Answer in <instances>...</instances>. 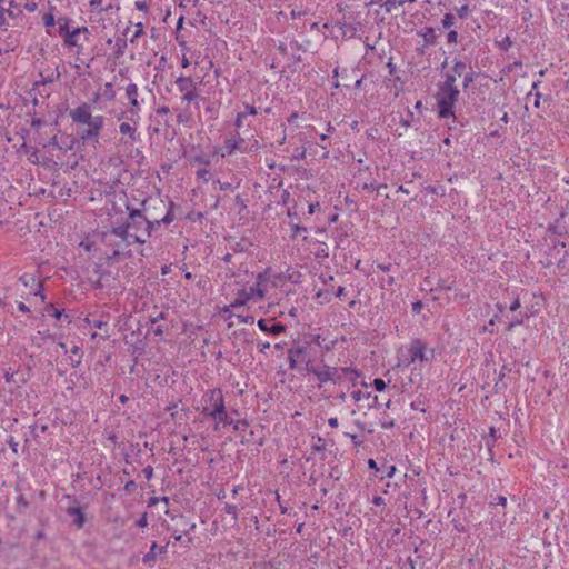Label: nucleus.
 Instances as JSON below:
<instances>
[{
  "instance_id": "1",
  "label": "nucleus",
  "mask_w": 569,
  "mask_h": 569,
  "mask_svg": "<svg viewBox=\"0 0 569 569\" xmlns=\"http://www.w3.org/2000/svg\"><path fill=\"white\" fill-rule=\"evenodd\" d=\"M127 221L121 224V227L126 228L132 238H138L137 240L132 239L133 242L137 244H144L152 234V224H150V220L140 209L127 206Z\"/></svg>"
},
{
  "instance_id": "2",
  "label": "nucleus",
  "mask_w": 569,
  "mask_h": 569,
  "mask_svg": "<svg viewBox=\"0 0 569 569\" xmlns=\"http://www.w3.org/2000/svg\"><path fill=\"white\" fill-rule=\"evenodd\" d=\"M435 358V350L428 348L427 343L421 339H413L401 349L399 366L410 367L417 362L429 363Z\"/></svg>"
},
{
  "instance_id": "3",
  "label": "nucleus",
  "mask_w": 569,
  "mask_h": 569,
  "mask_svg": "<svg viewBox=\"0 0 569 569\" xmlns=\"http://www.w3.org/2000/svg\"><path fill=\"white\" fill-rule=\"evenodd\" d=\"M137 239L138 238H133V240ZM103 240L106 246L110 249L112 257L130 256L131 247L137 244L132 241V237L129 234L128 230L121 226L114 227L104 233Z\"/></svg>"
},
{
  "instance_id": "4",
  "label": "nucleus",
  "mask_w": 569,
  "mask_h": 569,
  "mask_svg": "<svg viewBox=\"0 0 569 569\" xmlns=\"http://www.w3.org/2000/svg\"><path fill=\"white\" fill-rule=\"evenodd\" d=\"M176 84L179 92L182 93V103L187 106L184 111L177 116V120L179 123H187L191 121V117L187 113L188 107L192 102H196V107H198L199 101H203L204 99L199 97L197 82L191 77L180 76L176 79Z\"/></svg>"
},
{
  "instance_id": "5",
  "label": "nucleus",
  "mask_w": 569,
  "mask_h": 569,
  "mask_svg": "<svg viewBox=\"0 0 569 569\" xmlns=\"http://www.w3.org/2000/svg\"><path fill=\"white\" fill-rule=\"evenodd\" d=\"M460 90L451 88L438 87V91L435 96L437 103V112L439 118L456 119L455 108L459 100Z\"/></svg>"
},
{
  "instance_id": "6",
  "label": "nucleus",
  "mask_w": 569,
  "mask_h": 569,
  "mask_svg": "<svg viewBox=\"0 0 569 569\" xmlns=\"http://www.w3.org/2000/svg\"><path fill=\"white\" fill-rule=\"evenodd\" d=\"M202 413L210 417H219L223 413L224 397L220 388H213L206 391L201 398Z\"/></svg>"
},
{
  "instance_id": "7",
  "label": "nucleus",
  "mask_w": 569,
  "mask_h": 569,
  "mask_svg": "<svg viewBox=\"0 0 569 569\" xmlns=\"http://www.w3.org/2000/svg\"><path fill=\"white\" fill-rule=\"evenodd\" d=\"M288 362L289 368L292 370H305L308 371V367H311V358L308 351V347L302 343H295L288 349Z\"/></svg>"
},
{
  "instance_id": "8",
  "label": "nucleus",
  "mask_w": 569,
  "mask_h": 569,
  "mask_svg": "<svg viewBox=\"0 0 569 569\" xmlns=\"http://www.w3.org/2000/svg\"><path fill=\"white\" fill-rule=\"evenodd\" d=\"M139 96V88L136 83L130 82L129 84H127L126 97L129 101L127 119L130 121H136V119H140V112L144 103V100L140 99Z\"/></svg>"
},
{
  "instance_id": "9",
  "label": "nucleus",
  "mask_w": 569,
  "mask_h": 569,
  "mask_svg": "<svg viewBox=\"0 0 569 569\" xmlns=\"http://www.w3.org/2000/svg\"><path fill=\"white\" fill-rule=\"evenodd\" d=\"M69 117L73 123L82 126L94 123L98 121L96 119H104L102 114L92 116L91 106L87 102H81L78 107L71 109Z\"/></svg>"
},
{
  "instance_id": "10",
  "label": "nucleus",
  "mask_w": 569,
  "mask_h": 569,
  "mask_svg": "<svg viewBox=\"0 0 569 569\" xmlns=\"http://www.w3.org/2000/svg\"><path fill=\"white\" fill-rule=\"evenodd\" d=\"M97 122L86 124L87 128L78 131V138L82 143L92 142L93 146L99 143L100 132L104 127L106 119H97Z\"/></svg>"
},
{
  "instance_id": "11",
  "label": "nucleus",
  "mask_w": 569,
  "mask_h": 569,
  "mask_svg": "<svg viewBox=\"0 0 569 569\" xmlns=\"http://www.w3.org/2000/svg\"><path fill=\"white\" fill-rule=\"evenodd\" d=\"M307 372L316 376L320 386L328 381L336 382L337 368L327 365H323L322 367H316L312 365L311 367H308Z\"/></svg>"
},
{
  "instance_id": "12",
  "label": "nucleus",
  "mask_w": 569,
  "mask_h": 569,
  "mask_svg": "<svg viewBox=\"0 0 569 569\" xmlns=\"http://www.w3.org/2000/svg\"><path fill=\"white\" fill-rule=\"evenodd\" d=\"M81 34H83V41H88L90 30L84 26L74 28L62 38L63 47L73 48L81 43Z\"/></svg>"
},
{
  "instance_id": "13",
  "label": "nucleus",
  "mask_w": 569,
  "mask_h": 569,
  "mask_svg": "<svg viewBox=\"0 0 569 569\" xmlns=\"http://www.w3.org/2000/svg\"><path fill=\"white\" fill-rule=\"evenodd\" d=\"M140 119H136V121H124L119 124V132L122 136H127L128 139L126 140V143L133 144L138 138V126H139Z\"/></svg>"
},
{
  "instance_id": "14",
  "label": "nucleus",
  "mask_w": 569,
  "mask_h": 569,
  "mask_svg": "<svg viewBox=\"0 0 569 569\" xmlns=\"http://www.w3.org/2000/svg\"><path fill=\"white\" fill-rule=\"evenodd\" d=\"M259 329L271 336H279L287 330V326L281 322H273V319H259L257 322Z\"/></svg>"
},
{
  "instance_id": "15",
  "label": "nucleus",
  "mask_w": 569,
  "mask_h": 569,
  "mask_svg": "<svg viewBox=\"0 0 569 569\" xmlns=\"http://www.w3.org/2000/svg\"><path fill=\"white\" fill-rule=\"evenodd\" d=\"M242 138H228L226 139L223 147L219 149L217 153L220 154L221 158H226L232 156L237 150L244 152L246 150L242 147Z\"/></svg>"
},
{
  "instance_id": "16",
  "label": "nucleus",
  "mask_w": 569,
  "mask_h": 569,
  "mask_svg": "<svg viewBox=\"0 0 569 569\" xmlns=\"http://www.w3.org/2000/svg\"><path fill=\"white\" fill-rule=\"evenodd\" d=\"M263 281H264V278L260 273L257 277V282L253 286L247 288V293L250 296V299L254 302L262 300L266 296V291L262 286Z\"/></svg>"
},
{
  "instance_id": "17",
  "label": "nucleus",
  "mask_w": 569,
  "mask_h": 569,
  "mask_svg": "<svg viewBox=\"0 0 569 569\" xmlns=\"http://www.w3.org/2000/svg\"><path fill=\"white\" fill-rule=\"evenodd\" d=\"M168 545L158 546L157 542H152L150 550L143 556L142 561L144 565L153 563L157 560L158 555L167 552Z\"/></svg>"
},
{
  "instance_id": "18",
  "label": "nucleus",
  "mask_w": 569,
  "mask_h": 569,
  "mask_svg": "<svg viewBox=\"0 0 569 569\" xmlns=\"http://www.w3.org/2000/svg\"><path fill=\"white\" fill-rule=\"evenodd\" d=\"M19 281L24 286L29 287L31 284H36V289L33 291L34 296H39L42 301H44L46 296L42 292V283L40 281L36 282V279L32 274H23L19 278Z\"/></svg>"
},
{
  "instance_id": "19",
  "label": "nucleus",
  "mask_w": 569,
  "mask_h": 569,
  "mask_svg": "<svg viewBox=\"0 0 569 569\" xmlns=\"http://www.w3.org/2000/svg\"><path fill=\"white\" fill-rule=\"evenodd\" d=\"M67 515L72 517V522L77 526V528L81 529L84 526L86 516L80 507H69L67 509Z\"/></svg>"
},
{
  "instance_id": "20",
  "label": "nucleus",
  "mask_w": 569,
  "mask_h": 569,
  "mask_svg": "<svg viewBox=\"0 0 569 569\" xmlns=\"http://www.w3.org/2000/svg\"><path fill=\"white\" fill-rule=\"evenodd\" d=\"M174 220L173 214V203L171 202L168 207L167 213L162 219L159 220H150V224H152V231L157 228H159L161 224L168 226Z\"/></svg>"
},
{
  "instance_id": "21",
  "label": "nucleus",
  "mask_w": 569,
  "mask_h": 569,
  "mask_svg": "<svg viewBox=\"0 0 569 569\" xmlns=\"http://www.w3.org/2000/svg\"><path fill=\"white\" fill-rule=\"evenodd\" d=\"M6 10L8 17L11 19H18L23 16L21 6L18 4L14 0H7Z\"/></svg>"
},
{
  "instance_id": "22",
  "label": "nucleus",
  "mask_w": 569,
  "mask_h": 569,
  "mask_svg": "<svg viewBox=\"0 0 569 569\" xmlns=\"http://www.w3.org/2000/svg\"><path fill=\"white\" fill-rule=\"evenodd\" d=\"M127 47H128V41H127L126 37H118L114 40L113 57L116 59L122 58L126 53Z\"/></svg>"
},
{
  "instance_id": "23",
  "label": "nucleus",
  "mask_w": 569,
  "mask_h": 569,
  "mask_svg": "<svg viewBox=\"0 0 569 569\" xmlns=\"http://www.w3.org/2000/svg\"><path fill=\"white\" fill-rule=\"evenodd\" d=\"M252 301L250 296L247 293V288H241L237 291L236 299L231 302L233 308H240Z\"/></svg>"
},
{
  "instance_id": "24",
  "label": "nucleus",
  "mask_w": 569,
  "mask_h": 569,
  "mask_svg": "<svg viewBox=\"0 0 569 569\" xmlns=\"http://www.w3.org/2000/svg\"><path fill=\"white\" fill-rule=\"evenodd\" d=\"M420 37H422L423 41L427 44L433 46L436 43V31L431 27L423 28L418 33Z\"/></svg>"
},
{
  "instance_id": "25",
  "label": "nucleus",
  "mask_w": 569,
  "mask_h": 569,
  "mask_svg": "<svg viewBox=\"0 0 569 569\" xmlns=\"http://www.w3.org/2000/svg\"><path fill=\"white\" fill-rule=\"evenodd\" d=\"M71 19L69 17H60L57 22H58V32H59V36H61L62 38L68 33L70 32V23H71Z\"/></svg>"
},
{
  "instance_id": "26",
  "label": "nucleus",
  "mask_w": 569,
  "mask_h": 569,
  "mask_svg": "<svg viewBox=\"0 0 569 569\" xmlns=\"http://www.w3.org/2000/svg\"><path fill=\"white\" fill-rule=\"evenodd\" d=\"M467 63L458 58L452 60V69L451 71L458 77H462L467 71Z\"/></svg>"
},
{
  "instance_id": "27",
  "label": "nucleus",
  "mask_w": 569,
  "mask_h": 569,
  "mask_svg": "<svg viewBox=\"0 0 569 569\" xmlns=\"http://www.w3.org/2000/svg\"><path fill=\"white\" fill-rule=\"evenodd\" d=\"M458 76L455 74L452 71L446 73L443 82H441L438 87L442 88H451V89H458L456 81Z\"/></svg>"
},
{
  "instance_id": "28",
  "label": "nucleus",
  "mask_w": 569,
  "mask_h": 569,
  "mask_svg": "<svg viewBox=\"0 0 569 569\" xmlns=\"http://www.w3.org/2000/svg\"><path fill=\"white\" fill-rule=\"evenodd\" d=\"M417 0H386L383 7L386 12L390 13L398 6H403L406 2L415 3Z\"/></svg>"
},
{
  "instance_id": "29",
  "label": "nucleus",
  "mask_w": 569,
  "mask_h": 569,
  "mask_svg": "<svg viewBox=\"0 0 569 569\" xmlns=\"http://www.w3.org/2000/svg\"><path fill=\"white\" fill-rule=\"evenodd\" d=\"M525 317L519 315H515L513 318L507 323L506 331L511 332L516 327L523 325Z\"/></svg>"
},
{
  "instance_id": "30",
  "label": "nucleus",
  "mask_w": 569,
  "mask_h": 569,
  "mask_svg": "<svg viewBox=\"0 0 569 569\" xmlns=\"http://www.w3.org/2000/svg\"><path fill=\"white\" fill-rule=\"evenodd\" d=\"M54 10V7L51 6L50 7V12L46 13L42 18L43 20V24L44 27L47 28V32L50 33V28H53L54 24H56V19H54V16L52 13V11Z\"/></svg>"
},
{
  "instance_id": "31",
  "label": "nucleus",
  "mask_w": 569,
  "mask_h": 569,
  "mask_svg": "<svg viewBox=\"0 0 569 569\" xmlns=\"http://www.w3.org/2000/svg\"><path fill=\"white\" fill-rule=\"evenodd\" d=\"M103 98L107 101H113L116 98V91L111 82H106L103 86Z\"/></svg>"
},
{
  "instance_id": "32",
  "label": "nucleus",
  "mask_w": 569,
  "mask_h": 569,
  "mask_svg": "<svg viewBox=\"0 0 569 569\" xmlns=\"http://www.w3.org/2000/svg\"><path fill=\"white\" fill-rule=\"evenodd\" d=\"M496 44L500 50L508 51L513 46V41L509 36H506L501 40H497Z\"/></svg>"
},
{
  "instance_id": "33",
  "label": "nucleus",
  "mask_w": 569,
  "mask_h": 569,
  "mask_svg": "<svg viewBox=\"0 0 569 569\" xmlns=\"http://www.w3.org/2000/svg\"><path fill=\"white\" fill-rule=\"evenodd\" d=\"M103 0H90L89 7L92 12H109V8H102Z\"/></svg>"
},
{
  "instance_id": "34",
  "label": "nucleus",
  "mask_w": 569,
  "mask_h": 569,
  "mask_svg": "<svg viewBox=\"0 0 569 569\" xmlns=\"http://www.w3.org/2000/svg\"><path fill=\"white\" fill-rule=\"evenodd\" d=\"M462 77H463L462 86L465 89H467L476 80L477 73L475 71H469V72H466Z\"/></svg>"
},
{
  "instance_id": "35",
  "label": "nucleus",
  "mask_w": 569,
  "mask_h": 569,
  "mask_svg": "<svg viewBox=\"0 0 569 569\" xmlns=\"http://www.w3.org/2000/svg\"><path fill=\"white\" fill-rule=\"evenodd\" d=\"M196 174H197V179L201 180L204 183L209 182V180L212 177L211 172L209 170H207V169H199L196 172Z\"/></svg>"
},
{
  "instance_id": "36",
  "label": "nucleus",
  "mask_w": 569,
  "mask_h": 569,
  "mask_svg": "<svg viewBox=\"0 0 569 569\" xmlns=\"http://www.w3.org/2000/svg\"><path fill=\"white\" fill-rule=\"evenodd\" d=\"M224 512L232 516L233 520H238V507L236 505L226 503L223 508Z\"/></svg>"
},
{
  "instance_id": "37",
  "label": "nucleus",
  "mask_w": 569,
  "mask_h": 569,
  "mask_svg": "<svg viewBox=\"0 0 569 569\" xmlns=\"http://www.w3.org/2000/svg\"><path fill=\"white\" fill-rule=\"evenodd\" d=\"M441 23H442V27L445 29H450L455 24V17H453V14L450 13V12L446 13L443 16V18H442Z\"/></svg>"
},
{
  "instance_id": "38",
  "label": "nucleus",
  "mask_w": 569,
  "mask_h": 569,
  "mask_svg": "<svg viewBox=\"0 0 569 569\" xmlns=\"http://www.w3.org/2000/svg\"><path fill=\"white\" fill-rule=\"evenodd\" d=\"M134 28H136V30H134L132 37L130 38L131 43H134L137 41V39L143 34V24L141 22L136 23Z\"/></svg>"
},
{
  "instance_id": "39",
  "label": "nucleus",
  "mask_w": 569,
  "mask_h": 569,
  "mask_svg": "<svg viewBox=\"0 0 569 569\" xmlns=\"http://www.w3.org/2000/svg\"><path fill=\"white\" fill-rule=\"evenodd\" d=\"M214 420L218 422L223 423V426L232 425L233 420L228 416L226 408L223 409V413H221L219 417H214Z\"/></svg>"
},
{
  "instance_id": "40",
  "label": "nucleus",
  "mask_w": 569,
  "mask_h": 569,
  "mask_svg": "<svg viewBox=\"0 0 569 569\" xmlns=\"http://www.w3.org/2000/svg\"><path fill=\"white\" fill-rule=\"evenodd\" d=\"M191 163H198V164H203V166H209L210 164V158L207 157V156H194L191 158Z\"/></svg>"
},
{
  "instance_id": "41",
  "label": "nucleus",
  "mask_w": 569,
  "mask_h": 569,
  "mask_svg": "<svg viewBox=\"0 0 569 569\" xmlns=\"http://www.w3.org/2000/svg\"><path fill=\"white\" fill-rule=\"evenodd\" d=\"M351 397L355 401H360L361 399H369L371 397V393L362 392L361 390H356L351 392Z\"/></svg>"
},
{
  "instance_id": "42",
  "label": "nucleus",
  "mask_w": 569,
  "mask_h": 569,
  "mask_svg": "<svg viewBox=\"0 0 569 569\" xmlns=\"http://www.w3.org/2000/svg\"><path fill=\"white\" fill-rule=\"evenodd\" d=\"M6 4L7 0H0V28L6 24V16H8Z\"/></svg>"
},
{
  "instance_id": "43",
  "label": "nucleus",
  "mask_w": 569,
  "mask_h": 569,
  "mask_svg": "<svg viewBox=\"0 0 569 569\" xmlns=\"http://www.w3.org/2000/svg\"><path fill=\"white\" fill-rule=\"evenodd\" d=\"M469 13H470V9L467 3H465L463 6H461L460 8L457 9V14L460 19L468 18Z\"/></svg>"
},
{
  "instance_id": "44",
  "label": "nucleus",
  "mask_w": 569,
  "mask_h": 569,
  "mask_svg": "<svg viewBox=\"0 0 569 569\" xmlns=\"http://www.w3.org/2000/svg\"><path fill=\"white\" fill-rule=\"evenodd\" d=\"M458 41V32L456 30H450L447 33V43L449 44H456Z\"/></svg>"
},
{
  "instance_id": "45",
  "label": "nucleus",
  "mask_w": 569,
  "mask_h": 569,
  "mask_svg": "<svg viewBox=\"0 0 569 569\" xmlns=\"http://www.w3.org/2000/svg\"><path fill=\"white\" fill-rule=\"evenodd\" d=\"M244 117L258 114V109L254 106L244 104V111H241Z\"/></svg>"
},
{
  "instance_id": "46",
  "label": "nucleus",
  "mask_w": 569,
  "mask_h": 569,
  "mask_svg": "<svg viewBox=\"0 0 569 569\" xmlns=\"http://www.w3.org/2000/svg\"><path fill=\"white\" fill-rule=\"evenodd\" d=\"M373 387H375V389H376L377 391H383V390L386 389L387 385H386V382H385V380H383V379H381V378H376V379L373 380Z\"/></svg>"
},
{
  "instance_id": "47",
  "label": "nucleus",
  "mask_w": 569,
  "mask_h": 569,
  "mask_svg": "<svg viewBox=\"0 0 569 569\" xmlns=\"http://www.w3.org/2000/svg\"><path fill=\"white\" fill-rule=\"evenodd\" d=\"M490 505H493V506H506L507 505V498L503 497V496H496L495 498H492V500L490 501Z\"/></svg>"
},
{
  "instance_id": "48",
  "label": "nucleus",
  "mask_w": 569,
  "mask_h": 569,
  "mask_svg": "<svg viewBox=\"0 0 569 569\" xmlns=\"http://www.w3.org/2000/svg\"><path fill=\"white\" fill-rule=\"evenodd\" d=\"M38 8V2L37 0H27L26 4H24V9L29 12H34Z\"/></svg>"
},
{
  "instance_id": "49",
  "label": "nucleus",
  "mask_w": 569,
  "mask_h": 569,
  "mask_svg": "<svg viewBox=\"0 0 569 569\" xmlns=\"http://www.w3.org/2000/svg\"><path fill=\"white\" fill-rule=\"evenodd\" d=\"M247 118L244 117V114L242 112H239L236 117V120H234V127L237 129H240L243 124H244V120Z\"/></svg>"
},
{
  "instance_id": "50",
  "label": "nucleus",
  "mask_w": 569,
  "mask_h": 569,
  "mask_svg": "<svg viewBox=\"0 0 569 569\" xmlns=\"http://www.w3.org/2000/svg\"><path fill=\"white\" fill-rule=\"evenodd\" d=\"M41 77H42V83H49V82H53L54 80L59 79L60 73L51 72V74H49L47 77H43L42 74H41Z\"/></svg>"
},
{
  "instance_id": "51",
  "label": "nucleus",
  "mask_w": 569,
  "mask_h": 569,
  "mask_svg": "<svg viewBox=\"0 0 569 569\" xmlns=\"http://www.w3.org/2000/svg\"><path fill=\"white\" fill-rule=\"evenodd\" d=\"M246 151L244 152H253V151H258L260 149V143L258 140L253 139L249 146V148H243Z\"/></svg>"
},
{
  "instance_id": "52",
  "label": "nucleus",
  "mask_w": 569,
  "mask_h": 569,
  "mask_svg": "<svg viewBox=\"0 0 569 569\" xmlns=\"http://www.w3.org/2000/svg\"><path fill=\"white\" fill-rule=\"evenodd\" d=\"M236 317L238 318V320L241 322V323H253L254 322V318L253 316H242V315H236Z\"/></svg>"
},
{
  "instance_id": "53",
  "label": "nucleus",
  "mask_w": 569,
  "mask_h": 569,
  "mask_svg": "<svg viewBox=\"0 0 569 569\" xmlns=\"http://www.w3.org/2000/svg\"><path fill=\"white\" fill-rule=\"evenodd\" d=\"M136 525L138 527L144 528L148 526V515L144 512L137 521Z\"/></svg>"
},
{
  "instance_id": "54",
  "label": "nucleus",
  "mask_w": 569,
  "mask_h": 569,
  "mask_svg": "<svg viewBox=\"0 0 569 569\" xmlns=\"http://www.w3.org/2000/svg\"><path fill=\"white\" fill-rule=\"evenodd\" d=\"M257 347H258V351L260 353H264L266 350L270 348V342H268V341H258Z\"/></svg>"
},
{
  "instance_id": "55",
  "label": "nucleus",
  "mask_w": 569,
  "mask_h": 569,
  "mask_svg": "<svg viewBox=\"0 0 569 569\" xmlns=\"http://www.w3.org/2000/svg\"><path fill=\"white\" fill-rule=\"evenodd\" d=\"M521 307L520 299L516 297L509 306L511 312L517 311Z\"/></svg>"
},
{
  "instance_id": "56",
  "label": "nucleus",
  "mask_w": 569,
  "mask_h": 569,
  "mask_svg": "<svg viewBox=\"0 0 569 569\" xmlns=\"http://www.w3.org/2000/svg\"><path fill=\"white\" fill-rule=\"evenodd\" d=\"M91 326L93 328H97V329H102L104 327L108 326V322L106 320H102V319H99V320H93L92 322H90Z\"/></svg>"
},
{
  "instance_id": "57",
  "label": "nucleus",
  "mask_w": 569,
  "mask_h": 569,
  "mask_svg": "<svg viewBox=\"0 0 569 569\" xmlns=\"http://www.w3.org/2000/svg\"><path fill=\"white\" fill-rule=\"evenodd\" d=\"M166 319L164 312H158L156 316H150V322L156 325L158 321Z\"/></svg>"
},
{
  "instance_id": "58",
  "label": "nucleus",
  "mask_w": 569,
  "mask_h": 569,
  "mask_svg": "<svg viewBox=\"0 0 569 569\" xmlns=\"http://www.w3.org/2000/svg\"><path fill=\"white\" fill-rule=\"evenodd\" d=\"M313 451H322L325 450V443L323 439L321 437H318L317 443L312 446Z\"/></svg>"
},
{
  "instance_id": "59",
  "label": "nucleus",
  "mask_w": 569,
  "mask_h": 569,
  "mask_svg": "<svg viewBox=\"0 0 569 569\" xmlns=\"http://www.w3.org/2000/svg\"><path fill=\"white\" fill-rule=\"evenodd\" d=\"M307 231V228L300 226V224H293L292 226V236L293 237H297L299 233L301 232H306Z\"/></svg>"
},
{
  "instance_id": "60",
  "label": "nucleus",
  "mask_w": 569,
  "mask_h": 569,
  "mask_svg": "<svg viewBox=\"0 0 569 569\" xmlns=\"http://www.w3.org/2000/svg\"><path fill=\"white\" fill-rule=\"evenodd\" d=\"M356 32V28L352 24H345L343 27V34L345 36H353Z\"/></svg>"
},
{
  "instance_id": "61",
  "label": "nucleus",
  "mask_w": 569,
  "mask_h": 569,
  "mask_svg": "<svg viewBox=\"0 0 569 569\" xmlns=\"http://www.w3.org/2000/svg\"><path fill=\"white\" fill-rule=\"evenodd\" d=\"M134 7H136V9H137V10H139V11H147V10H148V4H147V2H146V1H141V0L136 1V2H134Z\"/></svg>"
},
{
  "instance_id": "62",
  "label": "nucleus",
  "mask_w": 569,
  "mask_h": 569,
  "mask_svg": "<svg viewBox=\"0 0 569 569\" xmlns=\"http://www.w3.org/2000/svg\"><path fill=\"white\" fill-rule=\"evenodd\" d=\"M50 310L52 311L51 316L56 319H60L62 316V310L56 309L52 305H50Z\"/></svg>"
},
{
  "instance_id": "63",
  "label": "nucleus",
  "mask_w": 569,
  "mask_h": 569,
  "mask_svg": "<svg viewBox=\"0 0 569 569\" xmlns=\"http://www.w3.org/2000/svg\"><path fill=\"white\" fill-rule=\"evenodd\" d=\"M345 436L350 438L356 446H359L361 443L357 435L345 432Z\"/></svg>"
},
{
  "instance_id": "64",
  "label": "nucleus",
  "mask_w": 569,
  "mask_h": 569,
  "mask_svg": "<svg viewBox=\"0 0 569 569\" xmlns=\"http://www.w3.org/2000/svg\"><path fill=\"white\" fill-rule=\"evenodd\" d=\"M422 307H423V305L421 301H416L412 303V311L415 313H419L421 311Z\"/></svg>"
}]
</instances>
